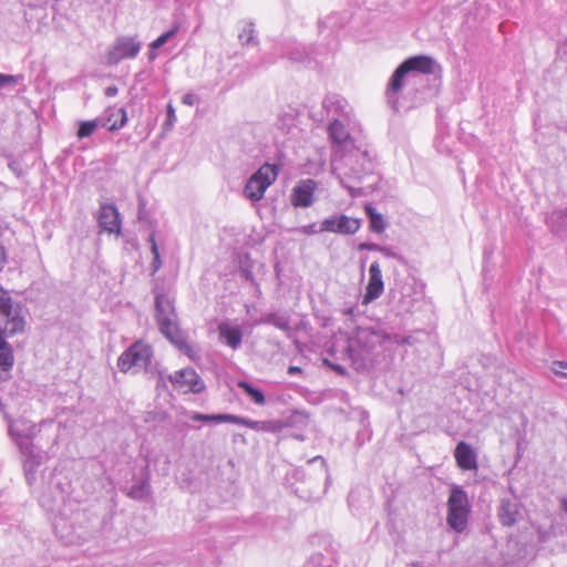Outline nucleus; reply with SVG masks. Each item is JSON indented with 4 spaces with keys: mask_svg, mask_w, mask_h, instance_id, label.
I'll return each mask as SVG.
<instances>
[{
    "mask_svg": "<svg viewBox=\"0 0 567 567\" xmlns=\"http://www.w3.org/2000/svg\"><path fill=\"white\" fill-rule=\"evenodd\" d=\"M8 432L12 441L19 447L22 456L23 471L27 483L32 486L37 481L38 468L44 462L43 452L33 444V439L45 427L56 432L55 439L48 453L55 455L60 445L68 447L71 440V431L65 423L59 421H42L40 424L24 419H7Z\"/></svg>",
    "mask_w": 567,
    "mask_h": 567,
    "instance_id": "obj_1",
    "label": "nucleus"
},
{
    "mask_svg": "<svg viewBox=\"0 0 567 567\" xmlns=\"http://www.w3.org/2000/svg\"><path fill=\"white\" fill-rule=\"evenodd\" d=\"M41 506L50 513V519L56 537L65 545L71 543V506L66 503V496L60 492L59 496L51 499L49 496H42Z\"/></svg>",
    "mask_w": 567,
    "mask_h": 567,
    "instance_id": "obj_2",
    "label": "nucleus"
},
{
    "mask_svg": "<svg viewBox=\"0 0 567 567\" xmlns=\"http://www.w3.org/2000/svg\"><path fill=\"white\" fill-rule=\"evenodd\" d=\"M471 505L466 492L460 486H453L447 499L446 522L451 528L461 533L467 526Z\"/></svg>",
    "mask_w": 567,
    "mask_h": 567,
    "instance_id": "obj_3",
    "label": "nucleus"
},
{
    "mask_svg": "<svg viewBox=\"0 0 567 567\" xmlns=\"http://www.w3.org/2000/svg\"><path fill=\"white\" fill-rule=\"evenodd\" d=\"M279 167L275 164H264L254 173L246 183L244 193L252 202H259L264 198L266 190L277 179Z\"/></svg>",
    "mask_w": 567,
    "mask_h": 567,
    "instance_id": "obj_4",
    "label": "nucleus"
},
{
    "mask_svg": "<svg viewBox=\"0 0 567 567\" xmlns=\"http://www.w3.org/2000/svg\"><path fill=\"white\" fill-rule=\"evenodd\" d=\"M152 347L140 340L120 355L117 367L122 372H127L135 365H147L152 360Z\"/></svg>",
    "mask_w": 567,
    "mask_h": 567,
    "instance_id": "obj_5",
    "label": "nucleus"
},
{
    "mask_svg": "<svg viewBox=\"0 0 567 567\" xmlns=\"http://www.w3.org/2000/svg\"><path fill=\"white\" fill-rule=\"evenodd\" d=\"M159 331L185 355L189 359L195 360L196 353L193 347L187 342L185 333L179 328L176 316L171 318H163L161 321H157Z\"/></svg>",
    "mask_w": 567,
    "mask_h": 567,
    "instance_id": "obj_6",
    "label": "nucleus"
},
{
    "mask_svg": "<svg viewBox=\"0 0 567 567\" xmlns=\"http://www.w3.org/2000/svg\"><path fill=\"white\" fill-rule=\"evenodd\" d=\"M192 420L194 421H203V422H216V423H233L237 425H243L249 427L255 431H274L277 426L269 421H254L249 419H245L234 414H214L207 415L202 413H195L192 415Z\"/></svg>",
    "mask_w": 567,
    "mask_h": 567,
    "instance_id": "obj_7",
    "label": "nucleus"
},
{
    "mask_svg": "<svg viewBox=\"0 0 567 567\" xmlns=\"http://www.w3.org/2000/svg\"><path fill=\"white\" fill-rule=\"evenodd\" d=\"M172 384L184 392L199 393L205 384L194 369H183L169 378Z\"/></svg>",
    "mask_w": 567,
    "mask_h": 567,
    "instance_id": "obj_8",
    "label": "nucleus"
},
{
    "mask_svg": "<svg viewBox=\"0 0 567 567\" xmlns=\"http://www.w3.org/2000/svg\"><path fill=\"white\" fill-rule=\"evenodd\" d=\"M360 227L361 221L359 219L340 215L324 219L321 224L320 230L352 235L355 234Z\"/></svg>",
    "mask_w": 567,
    "mask_h": 567,
    "instance_id": "obj_9",
    "label": "nucleus"
},
{
    "mask_svg": "<svg viewBox=\"0 0 567 567\" xmlns=\"http://www.w3.org/2000/svg\"><path fill=\"white\" fill-rule=\"evenodd\" d=\"M384 290V284L382 280V272L378 261L371 264L369 268V281L365 287L363 295V305H369L373 300L378 299Z\"/></svg>",
    "mask_w": 567,
    "mask_h": 567,
    "instance_id": "obj_10",
    "label": "nucleus"
},
{
    "mask_svg": "<svg viewBox=\"0 0 567 567\" xmlns=\"http://www.w3.org/2000/svg\"><path fill=\"white\" fill-rule=\"evenodd\" d=\"M97 221L100 227L109 234H121V218L115 205L103 204L100 207Z\"/></svg>",
    "mask_w": 567,
    "mask_h": 567,
    "instance_id": "obj_11",
    "label": "nucleus"
},
{
    "mask_svg": "<svg viewBox=\"0 0 567 567\" xmlns=\"http://www.w3.org/2000/svg\"><path fill=\"white\" fill-rule=\"evenodd\" d=\"M317 189V183L313 179H303L292 189L291 204L293 207H309L313 203V194Z\"/></svg>",
    "mask_w": 567,
    "mask_h": 567,
    "instance_id": "obj_12",
    "label": "nucleus"
},
{
    "mask_svg": "<svg viewBox=\"0 0 567 567\" xmlns=\"http://www.w3.org/2000/svg\"><path fill=\"white\" fill-rule=\"evenodd\" d=\"M454 458L456 465L462 471H476L478 467L476 452L468 443L464 441H461L456 444L454 450Z\"/></svg>",
    "mask_w": 567,
    "mask_h": 567,
    "instance_id": "obj_13",
    "label": "nucleus"
},
{
    "mask_svg": "<svg viewBox=\"0 0 567 567\" xmlns=\"http://www.w3.org/2000/svg\"><path fill=\"white\" fill-rule=\"evenodd\" d=\"M140 43L131 38L118 39L113 51L110 53V61L117 62L122 59L135 58L140 52Z\"/></svg>",
    "mask_w": 567,
    "mask_h": 567,
    "instance_id": "obj_14",
    "label": "nucleus"
},
{
    "mask_svg": "<svg viewBox=\"0 0 567 567\" xmlns=\"http://www.w3.org/2000/svg\"><path fill=\"white\" fill-rule=\"evenodd\" d=\"M127 123V113L124 107H109L105 111V118L102 123L109 131H118Z\"/></svg>",
    "mask_w": 567,
    "mask_h": 567,
    "instance_id": "obj_15",
    "label": "nucleus"
},
{
    "mask_svg": "<svg viewBox=\"0 0 567 567\" xmlns=\"http://www.w3.org/2000/svg\"><path fill=\"white\" fill-rule=\"evenodd\" d=\"M401 64L403 65L408 73L410 71H416L423 74L433 73L435 65L433 59L426 55H416L409 58Z\"/></svg>",
    "mask_w": 567,
    "mask_h": 567,
    "instance_id": "obj_16",
    "label": "nucleus"
},
{
    "mask_svg": "<svg viewBox=\"0 0 567 567\" xmlns=\"http://www.w3.org/2000/svg\"><path fill=\"white\" fill-rule=\"evenodd\" d=\"M0 316L3 318V326L13 319H20L24 326V319L19 315L18 309L13 307L12 298L8 291L0 287Z\"/></svg>",
    "mask_w": 567,
    "mask_h": 567,
    "instance_id": "obj_17",
    "label": "nucleus"
},
{
    "mask_svg": "<svg viewBox=\"0 0 567 567\" xmlns=\"http://www.w3.org/2000/svg\"><path fill=\"white\" fill-rule=\"evenodd\" d=\"M518 514L519 509L516 504L508 499L502 502L498 509V518L504 526H513L516 523Z\"/></svg>",
    "mask_w": 567,
    "mask_h": 567,
    "instance_id": "obj_18",
    "label": "nucleus"
},
{
    "mask_svg": "<svg viewBox=\"0 0 567 567\" xmlns=\"http://www.w3.org/2000/svg\"><path fill=\"white\" fill-rule=\"evenodd\" d=\"M176 316L171 300L164 296L158 295L155 299V320L161 321L163 318H171Z\"/></svg>",
    "mask_w": 567,
    "mask_h": 567,
    "instance_id": "obj_19",
    "label": "nucleus"
},
{
    "mask_svg": "<svg viewBox=\"0 0 567 567\" xmlns=\"http://www.w3.org/2000/svg\"><path fill=\"white\" fill-rule=\"evenodd\" d=\"M220 337L225 339L226 343L236 349L241 342V330L239 327H230L226 323H221L218 327Z\"/></svg>",
    "mask_w": 567,
    "mask_h": 567,
    "instance_id": "obj_20",
    "label": "nucleus"
},
{
    "mask_svg": "<svg viewBox=\"0 0 567 567\" xmlns=\"http://www.w3.org/2000/svg\"><path fill=\"white\" fill-rule=\"evenodd\" d=\"M329 135L333 143L343 145L350 140V134L342 122L334 120L329 125Z\"/></svg>",
    "mask_w": 567,
    "mask_h": 567,
    "instance_id": "obj_21",
    "label": "nucleus"
},
{
    "mask_svg": "<svg viewBox=\"0 0 567 567\" xmlns=\"http://www.w3.org/2000/svg\"><path fill=\"white\" fill-rule=\"evenodd\" d=\"M364 212L370 218V228L374 233H383L386 225L383 216L374 210V208L368 204L364 206Z\"/></svg>",
    "mask_w": 567,
    "mask_h": 567,
    "instance_id": "obj_22",
    "label": "nucleus"
},
{
    "mask_svg": "<svg viewBox=\"0 0 567 567\" xmlns=\"http://www.w3.org/2000/svg\"><path fill=\"white\" fill-rule=\"evenodd\" d=\"M408 74L406 70L402 64L398 66L394 71L389 85H388V95H396L402 86H403V78Z\"/></svg>",
    "mask_w": 567,
    "mask_h": 567,
    "instance_id": "obj_23",
    "label": "nucleus"
},
{
    "mask_svg": "<svg viewBox=\"0 0 567 567\" xmlns=\"http://www.w3.org/2000/svg\"><path fill=\"white\" fill-rule=\"evenodd\" d=\"M24 80L22 74L11 75L0 73V93L3 91L11 92Z\"/></svg>",
    "mask_w": 567,
    "mask_h": 567,
    "instance_id": "obj_24",
    "label": "nucleus"
},
{
    "mask_svg": "<svg viewBox=\"0 0 567 567\" xmlns=\"http://www.w3.org/2000/svg\"><path fill=\"white\" fill-rule=\"evenodd\" d=\"M237 385H238V388L243 389V390H244V391H245V392H246V393L251 398V400H252L256 404H258V405H264V404H265L266 399H265L264 393H262L260 390H258V389H256V388L251 386V385H250L248 382H246V381H239V382L237 383Z\"/></svg>",
    "mask_w": 567,
    "mask_h": 567,
    "instance_id": "obj_25",
    "label": "nucleus"
},
{
    "mask_svg": "<svg viewBox=\"0 0 567 567\" xmlns=\"http://www.w3.org/2000/svg\"><path fill=\"white\" fill-rule=\"evenodd\" d=\"M97 127L99 122L96 120L82 122L80 123L76 135L79 138L89 137L96 131Z\"/></svg>",
    "mask_w": 567,
    "mask_h": 567,
    "instance_id": "obj_26",
    "label": "nucleus"
},
{
    "mask_svg": "<svg viewBox=\"0 0 567 567\" xmlns=\"http://www.w3.org/2000/svg\"><path fill=\"white\" fill-rule=\"evenodd\" d=\"M179 30V25L178 24H175L173 25V28L171 30H168L167 32L161 34L157 39H155L152 43H151V49L153 50H157L159 49L161 47H163L171 38H173Z\"/></svg>",
    "mask_w": 567,
    "mask_h": 567,
    "instance_id": "obj_27",
    "label": "nucleus"
},
{
    "mask_svg": "<svg viewBox=\"0 0 567 567\" xmlns=\"http://www.w3.org/2000/svg\"><path fill=\"white\" fill-rule=\"evenodd\" d=\"M148 241L151 244L152 254L154 256L152 267H153V271L156 272L162 267V260H161V256H159V251H158V247H157L154 234H152L150 236Z\"/></svg>",
    "mask_w": 567,
    "mask_h": 567,
    "instance_id": "obj_28",
    "label": "nucleus"
},
{
    "mask_svg": "<svg viewBox=\"0 0 567 567\" xmlns=\"http://www.w3.org/2000/svg\"><path fill=\"white\" fill-rule=\"evenodd\" d=\"M9 168L17 175L21 176L23 174V169L20 166V163L16 159L9 162Z\"/></svg>",
    "mask_w": 567,
    "mask_h": 567,
    "instance_id": "obj_29",
    "label": "nucleus"
},
{
    "mask_svg": "<svg viewBox=\"0 0 567 567\" xmlns=\"http://www.w3.org/2000/svg\"><path fill=\"white\" fill-rule=\"evenodd\" d=\"M323 362H324V364H327L329 368H331L333 371H336L337 373H339L341 375H344L347 373L346 369L339 364H334L327 359Z\"/></svg>",
    "mask_w": 567,
    "mask_h": 567,
    "instance_id": "obj_30",
    "label": "nucleus"
},
{
    "mask_svg": "<svg viewBox=\"0 0 567 567\" xmlns=\"http://www.w3.org/2000/svg\"><path fill=\"white\" fill-rule=\"evenodd\" d=\"M167 121L169 125H173L176 121L175 110L172 104L167 105Z\"/></svg>",
    "mask_w": 567,
    "mask_h": 567,
    "instance_id": "obj_31",
    "label": "nucleus"
},
{
    "mask_svg": "<svg viewBox=\"0 0 567 567\" xmlns=\"http://www.w3.org/2000/svg\"><path fill=\"white\" fill-rule=\"evenodd\" d=\"M7 264V252L4 247L0 244V271L3 269Z\"/></svg>",
    "mask_w": 567,
    "mask_h": 567,
    "instance_id": "obj_32",
    "label": "nucleus"
},
{
    "mask_svg": "<svg viewBox=\"0 0 567 567\" xmlns=\"http://www.w3.org/2000/svg\"><path fill=\"white\" fill-rule=\"evenodd\" d=\"M65 2H66V0H55L53 9L56 14H62Z\"/></svg>",
    "mask_w": 567,
    "mask_h": 567,
    "instance_id": "obj_33",
    "label": "nucleus"
},
{
    "mask_svg": "<svg viewBox=\"0 0 567 567\" xmlns=\"http://www.w3.org/2000/svg\"><path fill=\"white\" fill-rule=\"evenodd\" d=\"M567 368V363L565 361H555L553 363V371L555 373H559V370L558 369H566Z\"/></svg>",
    "mask_w": 567,
    "mask_h": 567,
    "instance_id": "obj_34",
    "label": "nucleus"
},
{
    "mask_svg": "<svg viewBox=\"0 0 567 567\" xmlns=\"http://www.w3.org/2000/svg\"><path fill=\"white\" fill-rule=\"evenodd\" d=\"M118 90L115 85H111L109 87H106L105 90V95L109 96V97H113L117 94Z\"/></svg>",
    "mask_w": 567,
    "mask_h": 567,
    "instance_id": "obj_35",
    "label": "nucleus"
},
{
    "mask_svg": "<svg viewBox=\"0 0 567 567\" xmlns=\"http://www.w3.org/2000/svg\"><path fill=\"white\" fill-rule=\"evenodd\" d=\"M302 372V369L300 367L291 365L288 368L289 374H299Z\"/></svg>",
    "mask_w": 567,
    "mask_h": 567,
    "instance_id": "obj_36",
    "label": "nucleus"
},
{
    "mask_svg": "<svg viewBox=\"0 0 567 567\" xmlns=\"http://www.w3.org/2000/svg\"><path fill=\"white\" fill-rule=\"evenodd\" d=\"M183 103L192 105L193 104V96L190 94L185 95L183 97Z\"/></svg>",
    "mask_w": 567,
    "mask_h": 567,
    "instance_id": "obj_37",
    "label": "nucleus"
},
{
    "mask_svg": "<svg viewBox=\"0 0 567 567\" xmlns=\"http://www.w3.org/2000/svg\"><path fill=\"white\" fill-rule=\"evenodd\" d=\"M302 231H303L305 234H310V233H312V231H313V230H312V226H310V227H303V228H302Z\"/></svg>",
    "mask_w": 567,
    "mask_h": 567,
    "instance_id": "obj_38",
    "label": "nucleus"
}]
</instances>
